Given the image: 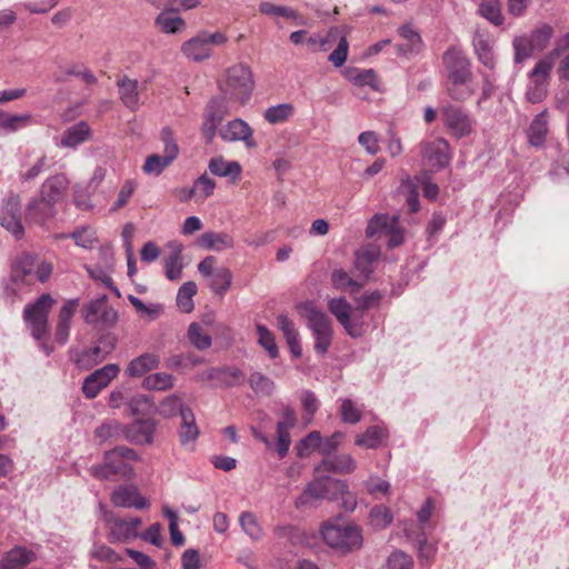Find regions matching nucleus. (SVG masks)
Masks as SVG:
<instances>
[{
    "label": "nucleus",
    "mask_w": 569,
    "mask_h": 569,
    "mask_svg": "<svg viewBox=\"0 0 569 569\" xmlns=\"http://www.w3.org/2000/svg\"><path fill=\"white\" fill-rule=\"evenodd\" d=\"M442 63L448 96L458 102L468 100L476 91L471 60L461 48L451 46L443 52Z\"/></svg>",
    "instance_id": "1"
},
{
    "label": "nucleus",
    "mask_w": 569,
    "mask_h": 569,
    "mask_svg": "<svg viewBox=\"0 0 569 569\" xmlns=\"http://www.w3.org/2000/svg\"><path fill=\"white\" fill-rule=\"evenodd\" d=\"M139 460V455L132 448L118 446L103 453L102 463L90 467V475L98 480H129L134 476L131 465Z\"/></svg>",
    "instance_id": "2"
},
{
    "label": "nucleus",
    "mask_w": 569,
    "mask_h": 569,
    "mask_svg": "<svg viewBox=\"0 0 569 569\" xmlns=\"http://www.w3.org/2000/svg\"><path fill=\"white\" fill-rule=\"evenodd\" d=\"M298 310L307 320V328L311 331L315 339L313 349L316 353L321 357L326 356L333 340L331 319L313 301L301 302L298 306Z\"/></svg>",
    "instance_id": "3"
},
{
    "label": "nucleus",
    "mask_w": 569,
    "mask_h": 569,
    "mask_svg": "<svg viewBox=\"0 0 569 569\" xmlns=\"http://www.w3.org/2000/svg\"><path fill=\"white\" fill-rule=\"evenodd\" d=\"M220 92L230 100L246 104L252 94L254 80L250 67L237 63L229 67L218 83Z\"/></svg>",
    "instance_id": "4"
},
{
    "label": "nucleus",
    "mask_w": 569,
    "mask_h": 569,
    "mask_svg": "<svg viewBox=\"0 0 569 569\" xmlns=\"http://www.w3.org/2000/svg\"><path fill=\"white\" fill-rule=\"evenodd\" d=\"M325 542L342 553L352 552L362 547V530L355 523L327 521L321 527Z\"/></svg>",
    "instance_id": "5"
},
{
    "label": "nucleus",
    "mask_w": 569,
    "mask_h": 569,
    "mask_svg": "<svg viewBox=\"0 0 569 569\" xmlns=\"http://www.w3.org/2000/svg\"><path fill=\"white\" fill-rule=\"evenodd\" d=\"M347 492V483L342 480L323 477L308 483L302 493L296 499V507L311 506L320 499L336 500L339 493Z\"/></svg>",
    "instance_id": "6"
},
{
    "label": "nucleus",
    "mask_w": 569,
    "mask_h": 569,
    "mask_svg": "<svg viewBox=\"0 0 569 569\" xmlns=\"http://www.w3.org/2000/svg\"><path fill=\"white\" fill-rule=\"evenodd\" d=\"M53 305L54 299L49 293H43L33 303L27 305L23 310V320L38 341L42 340L48 332V318Z\"/></svg>",
    "instance_id": "7"
},
{
    "label": "nucleus",
    "mask_w": 569,
    "mask_h": 569,
    "mask_svg": "<svg viewBox=\"0 0 569 569\" xmlns=\"http://www.w3.org/2000/svg\"><path fill=\"white\" fill-rule=\"evenodd\" d=\"M231 102L228 97H212L203 111V122L201 124V136L207 144H211L216 138L217 129L231 111Z\"/></svg>",
    "instance_id": "8"
},
{
    "label": "nucleus",
    "mask_w": 569,
    "mask_h": 569,
    "mask_svg": "<svg viewBox=\"0 0 569 569\" xmlns=\"http://www.w3.org/2000/svg\"><path fill=\"white\" fill-rule=\"evenodd\" d=\"M227 41L228 37L223 32L201 31L182 43L181 52L189 60L200 62L211 57L213 46H222Z\"/></svg>",
    "instance_id": "9"
},
{
    "label": "nucleus",
    "mask_w": 569,
    "mask_h": 569,
    "mask_svg": "<svg viewBox=\"0 0 569 569\" xmlns=\"http://www.w3.org/2000/svg\"><path fill=\"white\" fill-rule=\"evenodd\" d=\"M217 259L213 256H207L197 266L198 272L208 280L210 290L220 297H223L232 284V272L228 267H216Z\"/></svg>",
    "instance_id": "10"
},
{
    "label": "nucleus",
    "mask_w": 569,
    "mask_h": 569,
    "mask_svg": "<svg viewBox=\"0 0 569 569\" xmlns=\"http://www.w3.org/2000/svg\"><path fill=\"white\" fill-rule=\"evenodd\" d=\"M107 539L110 543H127L134 540L142 521L139 517L121 518L113 513L106 516Z\"/></svg>",
    "instance_id": "11"
},
{
    "label": "nucleus",
    "mask_w": 569,
    "mask_h": 569,
    "mask_svg": "<svg viewBox=\"0 0 569 569\" xmlns=\"http://www.w3.org/2000/svg\"><path fill=\"white\" fill-rule=\"evenodd\" d=\"M378 233L389 236L387 246L390 249L397 248L403 242V231L399 224V218L397 216H373L366 228V236L368 238H372Z\"/></svg>",
    "instance_id": "12"
},
{
    "label": "nucleus",
    "mask_w": 569,
    "mask_h": 569,
    "mask_svg": "<svg viewBox=\"0 0 569 569\" xmlns=\"http://www.w3.org/2000/svg\"><path fill=\"white\" fill-rule=\"evenodd\" d=\"M418 148L423 161L437 170L447 168L451 162L450 146L443 138L422 140Z\"/></svg>",
    "instance_id": "13"
},
{
    "label": "nucleus",
    "mask_w": 569,
    "mask_h": 569,
    "mask_svg": "<svg viewBox=\"0 0 569 569\" xmlns=\"http://www.w3.org/2000/svg\"><path fill=\"white\" fill-rule=\"evenodd\" d=\"M445 127L456 137L463 138L472 131V119L459 106L453 103L442 104L439 109Z\"/></svg>",
    "instance_id": "14"
},
{
    "label": "nucleus",
    "mask_w": 569,
    "mask_h": 569,
    "mask_svg": "<svg viewBox=\"0 0 569 569\" xmlns=\"http://www.w3.org/2000/svg\"><path fill=\"white\" fill-rule=\"evenodd\" d=\"M0 224L20 239L24 233V228L20 219V198L17 194H10L3 200L0 210Z\"/></svg>",
    "instance_id": "15"
},
{
    "label": "nucleus",
    "mask_w": 569,
    "mask_h": 569,
    "mask_svg": "<svg viewBox=\"0 0 569 569\" xmlns=\"http://www.w3.org/2000/svg\"><path fill=\"white\" fill-rule=\"evenodd\" d=\"M120 371L118 365L108 363L90 373L83 381L82 392L88 399L96 398Z\"/></svg>",
    "instance_id": "16"
},
{
    "label": "nucleus",
    "mask_w": 569,
    "mask_h": 569,
    "mask_svg": "<svg viewBox=\"0 0 569 569\" xmlns=\"http://www.w3.org/2000/svg\"><path fill=\"white\" fill-rule=\"evenodd\" d=\"M157 422L152 419H136L123 425V438L133 445H150L153 441Z\"/></svg>",
    "instance_id": "17"
},
{
    "label": "nucleus",
    "mask_w": 569,
    "mask_h": 569,
    "mask_svg": "<svg viewBox=\"0 0 569 569\" xmlns=\"http://www.w3.org/2000/svg\"><path fill=\"white\" fill-rule=\"evenodd\" d=\"M253 131L247 121L237 118L223 126L220 131V138L226 142L243 141L246 147L256 148L257 142L252 138Z\"/></svg>",
    "instance_id": "18"
},
{
    "label": "nucleus",
    "mask_w": 569,
    "mask_h": 569,
    "mask_svg": "<svg viewBox=\"0 0 569 569\" xmlns=\"http://www.w3.org/2000/svg\"><path fill=\"white\" fill-rule=\"evenodd\" d=\"M281 417L282 419L277 423L276 441V450L280 459L284 458L288 455L291 445V437L289 431L297 423V417L291 407L283 408Z\"/></svg>",
    "instance_id": "19"
},
{
    "label": "nucleus",
    "mask_w": 569,
    "mask_h": 569,
    "mask_svg": "<svg viewBox=\"0 0 569 569\" xmlns=\"http://www.w3.org/2000/svg\"><path fill=\"white\" fill-rule=\"evenodd\" d=\"M70 181L64 173H56L48 177L39 189V196L54 204L63 201L69 189Z\"/></svg>",
    "instance_id": "20"
},
{
    "label": "nucleus",
    "mask_w": 569,
    "mask_h": 569,
    "mask_svg": "<svg viewBox=\"0 0 569 569\" xmlns=\"http://www.w3.org/2000/svg\"><path fill=\"white\" fill-rule=\"evenodd\" d=\"M113 506L120 508L146 509L149 507L148 500L142 497L133 486H120L114 489L110 496Z\"/></svg>",
    "instance_id": "21"
},
{
    "label": "nucleus",
    "mask_w": 569,
    "mask_h": 569,
    "mask_svg": "<svg viewBox=\"0 0 569 569\" xmlns=\"http://www.w3.org/2000/svg\"><path fill=\"white\" fill-rule=\"evenodd\" d=\"M57 212V204L43 199L41 196L32 198L26 208L27 219L38 224H44L52 219Z\"/></svg>",
    "instance_id": "22"
},
{
    "label": "nucleus",
    "mask_w": 569,
    "mask_h": 569,
    "mask_svg": "<svg viewBox=\"0 0 569 569\" xmlns=\"http://www.w3.org/2000/svg\"><path fill=\"white\" fill-rule=\"evenodd\" d=\"M36 268V257L29 253H23L18 257L12 264L11 281L20 287L21 284H31L33 281V273Z\"/></svg>",
    "instance_id": "23"
},
{
    "label": "nucleus",
    "mask_w": 569,
    "mask_h": 569,
    "mask_svg": "<svg viewBox=\"0 0 569 569\" xmlns=\"http://www.w3.org/2000/svg\"><path fill=\"white\" fill-rule=\"evenodd\" d=\"M196 246L203 250L221 252L234 247V238L224 231H206L197 238Z\"/></svg>",
    "instance_id": "24"
},
{
    "label": "nucleus",
    "mask_w": 569,
    "mask_h": 569,
    "mask_svg": "<svg viewBox=\"0 0 569 569\" xmlns=\"http://www.w3.org/2000/svg\"><path fill=\"white\" fill-rule=\"evenodd\" d=\"M549 132V112L547 109L536 114L530 122L526 133L528 143L535 148L545 146Z\"/></svg>",
    "instance_id": "25"
},
{
    "label": "nucleus",
    "mask_w": 569,
    "mask_h": 569,
    "mask_svg": "<svg viewBox=\"0 0 569 569\" xmlns=\"http://www.w3.org/2000/svg\"><path fill=\"white\" fill-rule=\"evenodd\" d=\"M37 559L36 553L26 547H14L0 559V569H24Z\"/></svg>",
    "instance_id": "26"
},
{
    "label": "nucleus",
    "mask_w": 569,
    "mask_h": 569,
    "mask_svg": "<svg viewBox=\"0 0 569 569\" xmlns=\"http://www.w3.org/2000/svg\"><path fill=\"white\" fill-rule=\"evenodd\" d=\"M90 137L91 129L89 124L86 121H79L64 130L58 146L67 149H74L89 140Z\"/></svg>",
    "instance_id": "27"
},
{
    "label": "nucleus",
    "mask_w": 569,
    "mask_h": 569,
    "mask_svg": "<svg viewBox=\"0 0 569 569\" xmlns=\"http://www.w3.org/2000/svg\"><path fill=\"white\" fill-rule=\"evenodd\" d=\"M178 436L182 447L193 448V445L199 437V428L190 408H184L181 411V423L178 430Z\"/></svg>",
    "instance_id": "28"
},
{
    "label": "nucleus",
    "mask_w": 569,
    "mask_h": 569,
    "mask_svg": "<svg viewBox=\"0 0 569 569\" xmlns=\"http://www.w3.org/2000/svg\"><path fill=\"white\" fill-rule=\"evenodd\" d=\"M160 365V357L156 353L146 352L132 359L124 372L129 378H139L147 372L157 369Z\"/></svg>",
    "instance_id": "29"
},
{
    "label": "nucleus",
    "mask_w": 569,
    "mask_h": 569,
    "mask_svg": "<svg viewBox=\"0 0 569 569\" xmlns=\"http://www.w3.org/2000/svg\"><path fill=\"white\" fill-rule=\"evenodd\" d=\"M277 322L286 339L290 353L295 358H300L302 356V347L295 323L286 315H279Z\"/></svg>",
    "instance_id": "30"
},
{
    "label": "nucleus",
    "mask_w": 569,
    "mask_h": 569,
    "mask_svg": "<svg viewBox=\"0 0 569 569\" xmlns=\"http://www.w3.org/2000/svg\"><path fill=\"white\" fill-rule=\"evenodd\" d=\"M380 257V248L376 244H368L358 249L355 253V267L366 278L373 269L372 263Z\"/></svg>",
    "instance_id": "31"
},
{
    "label": "nucleus",
    "mask_w": 569,
    "mask_h": 569,
    "mask_svg": "<svg viewBox=\"0 0 569 569\" xmlns=\"http://www.w3.org/2000/svg\"><path fill=\"white\" fill-rule=\"evenodd\" d=\"M356 469V461L349 453L329 456L325 458L317 471H331L337 473H350Z\"/></svg>",
    "instance_id": "32"
},
{
    "label": "nucleus",
    "mask_w": 569,
    "mask_h": 569,
    "mask_svg": "<svg viewBox=\"0 0 569 569\" xmlns=\"http://www.w3.org/2000/svg\"><path fill=\"white\" fill-rule=\"evenodd\" d=\"M207 378L216 380L224 387H234L243 383L244 373L237 367L211 368Z\"/></svg>",
    "instance_id": "33"
},
{
    "label": "nucleus",
    "mask_w": 569,
    "mask_h": 569,
    "mask_svg": "<svg viewBox=\"0 0 569 569\" xmlns=\"http://www.w3.org/2000/svg\"><path fill=\"white\" fill-rule=\"evenodd\" d=\"M475 53L480 63L492 70L496 67V58L493 53V42L482 33H476L472 40Z\"/></svg>",
    "instance_id": "34"
},
{
    "label": "nucleus",
    "mask_w": 569,
    "mask_h": 569,
    "mask_svg": "<svg viewBox=\"0 0 569 569\" xmlns=\"http://www.w3.org/2000/svg\"><path fill=\"white\" fill-rule=\"evenodd\" d=\"M118 88L123 104L131 110H136L139 107L138 81L124 76L118 80Z\"/></svg>",
    "instance_id": "35"
},
{
    "label": "nucleus",
    "mask_w": 569,
    "mask_h": 569,
    "mask_svg": "<svg viewBox=\"0 0 569 569\" xmlns=\"http://www.w3.org/2000/svg\"><path fill=\"white\" fill-rule=\"evenodd\" d=\"M31 114H11L0 110V134L13 133L31 123Z\"/></svg>",
    "instance_id": "36"
},
{
    "label": "nucleus",
    "mask_w": 569,
    "mask_h": 569,
    "mask_svg": "<svg viewBox=\"0 0 569 569\" xmlns=\"http://www.w3.org/2000/svg\"><path fill=\"white\" fill-rule=\"evenodd\" d=\"M131 416H149L156 412L153 398L148 395H134L126 401Z\"/></svg>",
    "instance_id": "37"
},
{
    "label": "nucleus",
    "mask_w": 569,
    "mask_h": 569,
    "mask_svg": "<svg viewBox=\"0 0 569 569\" xmlns=\"http://www.w3.org/2000/svg\"><path fill=\"white\" fill-rule=\"evenodd\" d=\"M176 378L167 372H154L144 377L142 388L149 391H167L174 387Z\"/></svg>",
    "instance_id": "38"
},
{
    "label": "nucleus",
    "mask_w": 569,
    "mask_h": 569,
    "mask_svg": "<svg viewBox=\"0 0 569 569\" xmlns=\"http://www.w3.org/2000/svg\"><path fill=\"white\" fill-rule=\"evenodd\" d=\"M388 437L387 431L379 426H370L362 435L356 437L355 443L367 449H377Z\"/></svg>",
    "instance_id": "39"
},
{
    "label": "nucleus",
    "mask_w": 569,
    "mask_h": 569,
    "mask_svg": "<svg viewBox=\"0 0 569 569\" xmlns=\"http://www.w3.org/2000/svg\"><path fill=\"white\" fill-rule=\"evenodd\" d=\"M208 168L210 172L218 177L238 178L241 167L237 161H226L222 157H214L209 161Z\"/></svg>",
    "instance_id": "40"
},
{
    "label": "nucleus",
    "mask_w": 569,
    "mask_h": 569,
    "mask_svg": "<svg viewBox=\"0 0 569 569\" xmlns=\"http://www.w3.org/2000/svg\"><path fill=\"white\" fill-rule=\"evenodd\" d=\"M181 252L182 246H178L173 252L163 259L164 274L170 281H177L182 277L183 263Z\"/></svg>",
    "instance_id": "41"
},
{
    "label": "nucleus",
    "mask_w": 569,
    "mask_h": 569,
    "mask_svg": "<svg viewBox=\"0 0 569 569\" xmlns=\"http://www.w3.org/2000/svg\"><path fill=\"white\" fill-rule=\"evenodd\" d=\"M295 112L291 103H279L271 106L263 111V118L270 124H280L288 121Z\"/></svg>",
    "instance_id": "42"
},
{
    "label": "nucleus",
    "mask_w": 569,
    "mask_h": 569,
    "mask_svg": "<svg viewBox=\"0 0 569 569\" xmlns=\"http://www.w3.org/2000/svg\"><path fill=\"white\" fill-rule=\"evenodd\" d=\"M58 238L59 239L71 238L74 240V243L78 247H81L84 249L93 248L94 243L97 242L94 229L87 227V226L77 228L74 231H72L70 233L59 234Z\"/></svg>",
    "instance_id": "43"
},
{
    "label": "nucleus",
    "mask_w": 569,
    "mask_h": 569,
    "mask_svg": "<svg viewBox=\"0 0 569 569\" xmlns=\"http://www.w3.org/2000/svg\"><path fill=\"white\" fill-rule=\"evenodd\" d=\"M107 358L104 352L96 345L91 348L84 349L74 358L78 368L89 370L93 366L100 363Z\"/></svg>",
    "instance_id": "44"
},
{
    "label": "nucleus",
    "mask_w": 569,
    "mask_h": 569,
    "mask_svg": "<svg viewBox=\"0 0 569 569\" xmlns=\"http://www.w3.org/2000/svg\"><path fill=\"white\" fill-rule=\"evenodd\" d=\"M156 24L164 32V33H177L181 29L184 28L186 21L179 17L173 14V10L162 11L156 18Z\"/></svg>",
    "instance_id": "45"
},
{
    "label": "nucleus",
    "mask_w": 569,
    "mask_h": 569,
    "mask_svg": "<svg viewBox=\"0 0 569 569\" xmlns=\"http://www.w3.org/2000/svg\"><path fill=\"white\" fill-rule=\"evenodd\" d=\"M197 284L193 281L184 282L177 293V306L182 312L189 313L193 310V297L197 295Z\"/></svg>",
    "instance_id": "46"
},
{
    "label": "nucleus",
    "mask_w": 569,
    "mask_h": 569,
    "mask_svg": "<svg viewBox=\"0 0 569 569\" xmlns=\"http://www.w3.org/2000/svg\"><path fill=\"white\" fill-rule=\"evenodd\" d=\"M478 13L495 26L503 23L500 0H483L479 4Z\"/></svg>",
    "instance_id": "47"
},
{
    "label": "nucleus",
    "mask_w": 569,
    "mask_h": 569,
    "mask_svg": "<svg viewBox=\"0 0 569 569\" xmlns=\"http://www.w3.org/2000/svg\"><path fill=\"white\" fill-rule=\"evenodd\" d=\"M331 281L335 288L349 293H356L362 288V283L352 279L343 269H336L331 273Z\"/></svg>",
    "instance_id": "48"
},
{
    "label": "nucleus",
    "mask_w": 569,
    "mask_h": 569,
    "mask_svg": "<svg viewBox=\"0 0 569 569\" xmlns=\"http://www.w3.org/2000/svg\"><path fill=\"white\" fill-rule=\"evenodd\" d=\"M123 437V425L116 420H108L94 430V438L100 442Z\"/></svg>",
    "instance_id": "49"
},
{
    "label": "nucleus",
    "mask_w": 569,
    "mask_h": 569,
    "mask_svg": "<svg viewBox=\"0 0 569 569\" xmlns=\"http://www.w3.org/2000/svg\"><path fill=\"white\" fill-rule=\"evenodd\" d=\"M184 408H189L188 406L182 403L181 398L178 395H170L166 397L159 405L156 407V412H158L163 418L174 417L177 413L181 416V411Z\"/></svg>",
    "instance_id": "50"
},
{
    "label": "nucleus",
    "mask_w": 569,
    "mask_h": 569,
    "mask_svg": "<svg viewBox=\"0 0 569 569\" xmlns=\"http://www.w3.org/2000/svg\"><path fill=\"white\" fill-rule=\"evenodd\" d=\"M328 309L342 327H347L348 316L351 313V305L345 297L330 299L328 301Z\"/></svg>",
    "instance_id": "51"
},
{
    "label": "nucleus",
    "mask_w": 569,
    "mask_h": 569,
    "mask_svg": "<svg viewBox=\"0 0 569 569\" xmlns=\"http://www.w3.org/2000/svg\"><path fill=\"white\" fill-rule=\"evenodd\" d=\"M188 339L198 350H206L210 348L212 343L211 337L206 333L202 327L197 322L190 323L188 328Z\"/></svg>",
    "instance_id": "52"
},
{
    "label": "nucleus",
    "mask_w": 569,
    "mask_h": 569,
    "mask_svg": "<svg viewBox=\"0 0 569 569\" xmlns=\"http://www.w3.org/2000/svg\"><path fill=\"white\" fill-rule=\"evenodd\" d=\"M106 303H107L106 296H102L100 298L91 300L89 303H87L82 308V317H83L84 322H87L88 325L99 323V317H100L101 311H103Z\"/></svg>",
    "instance_id": "53"
},
{
    "label": "nucleus",
    "mask_w": 569,
    "mask_h": 569,
    "mask_svg": "<svg viewBox=\"0 0 569 569\" xmlns=\"http://www.w3.org/2000/svg\"><path fill=\"white\" fill-rule=\"evenodd\" d=\"M370 525L378 530L391 525L393 517L389 508L385 506H375L369 513Z\"/></svg>",
    "instance_id": "54"
},
{
    "label": "nucleus",
    "mask_w": 569,
    "mask_h": 569,
    "mask_svg": "<svg viewBox=\"0 0 569 569\" xmlns=\"http://www.w3.org/2000/svg\"><path fill=\"white\" fill-rule=\"evenodd\" d=\"M552 36V27L549 24H542L535 29L528 38L537 51H542L549 44Z\"/></svg>",
    "instance_id": "55"
},
{
    "label": "nucleus",
    "mask_w": 569,
    "mask_h": 569,
    "mask_svg": "<svg viewBox=\"0 0 569 569\" xmlns=\"http://www.w3.org/2000/svg\"><path fill=\"white\" fill-rule=\"evenodd\" d=\"M160 139L163 143V154L167 160L173 162L179 154V147L174 139L173 132L169 127L162 128Z\"/></svg>",
    "instance_id": "56"
},
{
    "label": "nucleus",
    "mask_w": 569,
    "mask_h": 569,
    "mask_svg": "<svg viewBox=\"0 0 569 569\" xmlns=\"http://www.w3.org/2000/svg\"><path fill=\"white\" fill-rule=\"evenodd\" d=\"M415 541L418 549V558L421 561H431L437 553V545L428 541L423 531L416 536Z\"/></svg>",
    "instance_id": "57"
},
{
    "label": "nucleus",
    "mask_w": 569,
    "mask_h": 569,
    "mask_svg": "<svg viewBox=\"0 0 569 569\" xmlns=\"http://www.w3.org/2000/svg\"><path fill=\"white\" fill-rule=\"evenodd\" d=\"M89 556L99 561H107L111 563L122 561V557L118 555L112 548L100 542H94L92 545V548L89 551Z\"/></svg>",
    "instance_id": "58"
},
{
    "label": "nucleus",
    "mask_w": 569,
    "mask_h": 569,
    "mask_svg": "<svg viewBox=\"0 0 569 569\" xmlns=\"http://www.w3.org/2000/svg\"><path fill=\"white\" fill-rule=\"evenodd\" d=\"M257 332L259 336V345L266 349L271 359H276L279 351L273 335L263 325H257Z\"/></svg>",
    "instance_id": "59"
},
{
    "label": "nucleus",
    "mask_w": 569,
    "mask_h": 569,
    "mask_svg": "<svg viewBox=\"0 0 569 569\" xmlns=\"http://www.w3.org/2000/svg\"><path fill=\"white\" fill-rule=\"evenodd\" d=\"M240 526L243 531L253 540H259L262 537V529L258 523L256 516L252 512H242L239 518Z\"/></svg>",
    "instance_id": "60"
},
{
    "label": "nucleus",
    "mask_w": 569,
    "mask_h": 569,
    "mask_svg": "<svg viewBox=\"0 0 569 569\" xmlns=\"http://www.w3.org/2000/svg\"><path fill=\"white\" fill-rule=\"evenodd\" d=\"M248 381L256 393L269 396L274 389V382L260 372L251 373Z\"/></svg>",
    "instance_id": "61"
},
{
    "label": "nucleus",
    "mask_w": 569,
    "mask_h": 569,
    "mask_svg": "<svg viewBox=\"0 0 569 569\" xmlns=\"http://www.w3.org/2000/svg\"><path fill=\"white\" fill-rule=\"evenodd\" d=\"M171 163L164 156L154 153L147 157L142 170L146 174L160 176Z\"/></svg>",
    "instance_id": "62"
},
{
    "label": "nucleus",
    "mask_w": 569,
    "mask_h": 569,
    "mask_svg": "<svg viewBox=\"0 0 569 569\" xmlns=\"http://www.w3.org/2000/svg\"><path fill=\"white\" fill-rule=\"evenodd\" d=\"M515 49V62L521 63L523 60L529 58L533 51H537L531 44L530 40L526 36L516 37L512 41Z\"/></svg>",
    "instance_id": "63"
},
{
    "label": "nucleus",
    "mask_w": 569,
    "mask_h": 569,
    "mask_svg": "<svg viewBox=\"0 0 569 569\" xmlns=\"http://www.w3.org/2000/svg\"><path fill=\"white\" fill-rule=\"evenodd\" d=\"M388 569H412L413 560L411 556L401 550H395L387 559Z\"/></svg>",
    "instance_id": "64"
}]
</instances>
